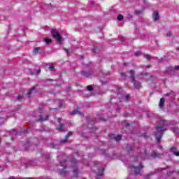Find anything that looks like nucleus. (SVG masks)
<instances>
[{
	"mask_svg": "<svg viewBox=\"0 0 179 179\" xmlns=\"http://www.w3.org/2000/svg\"><path fill=\"white\" fill-rule=\"evenodd\" d=\"M72 135V132H69L65 137L64 140H62V143H66V142L68 141V138Z\"/></svg>",
	"mask_w": 179,
	"mask_h": 179,
	"instance_id": "obj_18",
	"label": "nucleus"
},
{
	"mask_svg": "<svg viewBox=\"0 0 179 179\" xmlns=\"http://www.w3.org/2000/svg\"><path fill=\"white\" fill-rule=\"evenodd\" d=\"M81 75H83V76H85V78H90V76H92V73L90 72L85 71H82Z\"/></svg>",
	"mask_w": 179,
	"mask_h": 179,
	"instance_id": "obj_16",
	"label": "nucleus"
},
{
	"mask_svg": "<svg viewBox=\"0 0 179 179\" xmlns=\"http://www.w3.org/2000/svg\"><path fill=\"white\" fill-rule=\"evenodd\" d=\"M48 120V115H46L45 117H43L42 115L39 116V118L38 119V121L42 122V121H47Z\"/></svg>",
	"mask_w": 179,
	"mask_h": 179,
	"instance_id": "obj_20",
	"label": "nucleus"
},
{
	"mask_svg": "<svg viewBox=\"0 0 179 179\" xmlns=\"http://www.w3.org/2000/svg\"><path fill=\"white\" fill-rule=\"evenodd\" d=\"M136 55H138V54H139V52H136Z\"/></svg>",
	"mask_w": 179,
	"mask_h": 179,
	"instance_id": "obj_45",
	"label": "nucleus"
},
{
	"mask_svg": "<svg viewBox=\"0 0 179 179\" xmlns=\"http://www.w3.org/2000/svg\"><path fill=\"white\" fill-rule=\"evenodd\" d=\"M149 176H152V174H148V175H147L146 176H145V179H149Z\"/></svg>",
	"mask_w": 179,
	"mask_h": 179,
	"instance_id": "obj_36",
	"label": "nucleus"
},
{
	"mask_svg": "<svg viewBox=\"0 0 179 179\" xmlns=\"http://www.w3.org/2000/svg\"><path fill=\"white\" fill-rule=\"evenodd\" d=\"M123 19L124 16H122V15L117 16V20H119L120 22H121Z\"/></svg>",
	"mask_w": 179,
	"mask_h": 179,
	"instance_id": "obj_26",
	"label": "nucleus"
},
{
	"mask_svg": "<svg viewBox=\"0 0 179 179\" xmlns=\"http://www.w3.org/2000/svg\"><path fill=\"white\" fill-rule=\"evenodd\" d=\"M64 51L66 52V54L68 55H69V50H68V49H64Z\"/></svg>",
	"mask_w": 179,
	"mask_h": 179,
	"instance_id": "obj_35",
	"label": "nucleus"
},
{
	"mask_svg": "<svg viewBox=\"0 0 179 179\" xmlns=\"http://www.w3.org/2000/svg\"><path fill=\"white\" fill-rule=\"evenodd\" d=\"M163 61V58H161L159 61V62H162Z\"/></svg>",
	"mask_w": 179,
	"mask_h": 179,
	"instance_id": "obj_39",
	"label": "nucleus"
},
{
	"mask_svg": "<svg viewBox=\"0 0 179 179\" xmlns=\"http://www.w3.org/2000/svg\"><path fill=\"white\" fill-rule=\"evenodd\" d=\"M172 131H173V132H178V128H177V127H173V128H172Z\"/></svg>",
	"mask_w": 179,
	"mask_h": 179,
	"instance_id": "obj_30",
	"label": "nucleus"
},
{
	"mask_svg": "<svg viewBox=\"0 0 179 179\" xmlns=\"http://www.w3.org/2000/svg\"><path fill=\"white\" fill-rule=\"evenodd\" d=\"M143 169V166L141 162H134L133 164L129 166V171H131V174L134 176H138L140 174L141 170Z\"/></svg>",
	"mask_w": 179,
	"mask_h": 179,
	"instance_id": "obj_2",
	"label": "nucleus"
},
{
	"mask_svg": "<svg viewBox=\"0 0 179 179\" xmlns=\"http://www.w3.org/2000/svg\"><path fill=\"white\" fill-rule=\"evenodd\" d=\"M143 57L145 58V59H148V61H150V59H157V57H152V56L150 55H143Z\"/></svg>",
	"mask_w": 179,
	"mask_h": 179,
	"instance_id": "obj_14",
	"label": "nucleus"
},
{
	"mask_svg": "<svg viewBox=\"0 0 179 179\" xmlns=\"http://www.w3.org/2000/svg\"><path fill=\"white\" fill-rule=\"evenodd\" d=\"M171 94V93H167L166 94V96H170Z\"/></svg>",
	"mask_w": 179,
	"mask_h": 179,
	"instance_id": "obj_38",
	"label": "nucleus"
},
{
	"mask_svg": "<svg viewBox=\"0 0 179 179\" xmlns=\"http://www.w3.org/2000/svg\"><path fill=\"white\" fill-rule=\"evenodd\" d=\"M23 99V96L22 95H18L17 97V100H18L19 101H20V100H22Z\"/></svg>",
	"mask_w": 179,
	"mask_h": 179,
	"instance_id": "obj_28",
	"label": "nucleus"
},
{
	"mask_svg": "<svg viewBox=\"0 0 179 179\" xmlns=\"http://www.w3.org/2000/svg\"><path fill=\"white\" fill-rule=\"evenodd\" d=\"M41 48V47L35 48L34 50V53L37 54V52H38V51H40Z\"/></svg>",
	"mask_w": 179,
	"mask_h": 179,
	"instance_id": "obj_24",
	"label": "nucleus"
},
{
	"mask_svg": "<svg viewBox=\"0 0 179 179\" xmlns=\"http://www.w3.org/2000/svg\"><path fill=\"white\" fill-rule=\"evenodd\" d=\"M87 90H88L89 92H92L93 87H92V86L89 85V86L87 87Z\"/></svg>",
	"mask_w": 179,
	"mask_h": 179,
	"instance_id": "obj_29",
	"label": "nucleus"
},
{
	"mask_svg": "<svg viewBox=\"0 0 179 179\" xmlns=\"http://www.w3.org/2000/svg\"><path fill=\"white\" fill-rule=\"evenodd\" d=\"M145 68H150V65H147Z\"/></svg>",
	"mask_w": 179,
	"mask_h": 179,
	"instance_id": "obj_41",
	"label": "nucleus"
},
{
	"mask_svg": "<svg viewBox=\"0 0 179 179\" xmlns=\"http://www.w3.org/2000/svg\"><path fill=\"white\" fill-rule=\"evenodd\" d=\"M121 76H122V78H127V75H125L124 73H120Z\"/></svg>",
	"mask_w": 179,
	"mask_h": 179,
	"instance_id": "obj_33",
	"label": "nucleus"
},
{
	"mask_svg": "<svg viewBox=\"0 0 179 179\" xmlns=\"http://www.w3.org/2000/svg\"><path fill=\"white\" fill-rule=\"evenodd\" d=\"M126 101H128L129 100V94H127L125 96Z\"/></svg>",
	"mask_w": 179,
	"mask_h": 179,
	"instance_id": "obj_31",
	"label": "nucleus"
},
{
	"mask_svg": "<svg viewBox=\"0 0 179 179\" xmlns=\"http://www.w3.org/2000/svg\"><path fill=\"white\" fill-rule=\"evenodd\" d=\"M48 69L50 71V72H55V67H54L52 65H50Z\"/></svg>",
	"mask_w": 179,
	"mask_h": 179,
	"instance_id": "obj_23",
	"label": "nucleus"
},
{
	"mask_svg": "<svg viewBox=\"0 0 179 179\" xmlns=\"http://www.w3.org/2000/svg\"><path fill=\"white\" fill-rule=\"evenodd\" d=\"M41 73V70L38 69L36 71V75H40V73Z\"/></svg>",
	"mask_w": 179,
	"mask_h": 179,
	"instance_id": "obj_32",
	"label": "nucleus"
},
{
	"mask_svg": "<svg viewBox=\"0 0 179 179\" xmlns=\"http://www.w3.org/2000/svg\"><path fill=\"white\" fill-rule=\"evenodd\" d=\"M162 156H163V154H157L155 151L151 152V157H153L154 159L160 158Z\"/></svg>",
	"mask_w": 179,
	"mask_h": 179,
	"instance_id": "obj_9",
	"label": "nucleus"
},
{
	"mask_svg": "<svg viewBox=\"0 0 179 179\" xmlns=\"http://www.w3.org/2000/svg\"><path fill=\"white\" fill-rule=\"evenodd\" d=\"M171 152L174 155V156H179V152L177 150V148L176 147H172L171 148Z\"/></svg>",
	"mask_w": 179,
	"mask_h": 179,
	"instance_id": "obj_12",
	"label": "nucleus"
},
{
	"mask_svg": "<svg viewBox=\"0 0 179 179\" xmlns=\"http://www.w3.org/2000/svg\"><path fill=\"white\" fill-rule=\"evenodd\" d=\"M129 73L130 75V79H131L132 81L135 80V71L134 70H130Z\"/></svg>",
	"mask_w": 179,
	"mask_h": 179,
	"instance_id": "obj_15",
	"label": "nucleus"
},
{
	"mask_svg": "<svg viewBox=\"0 0 179 179\" xmlns=\"http://www.w3.org/2000/svg\"><path fill=\"white\" fill-rule=\"evenodd\" d=\"M85 179V178H84Z\"/></svg>",
	"mask_w": 179,
	"mask_h": 179,
	"instance_id": "obj_48",
	"label": "nucleus"
},
{
	"mask_svg": "<svg viewBox=\"0 0 179 179\" xmlns=\"http://www.w3.org/2000/svg\"><path fill=\"white\" fill-rule=\"evenodd\" d=\"M148 156V154L146 152V149L143 148L140 150V154L137 157L138 160H143Z\"/></svg>",
	"mask_w": 179,
	"mask_h": 179,
	"instance_id": "obj_6",
	"label": "nucleus"
},
{
	"mask_svg": "<svg viewBox=\"0 0 179 179\" xmlns=\"http://www.w3.org/2000/svg\"><path fill=\"white\" fill-rule=\"evenodd\" d=\"M146 76H148V78H152V76L150 74H147Z\"/></svg>",
	"mask_w": 179,
	"mask_h": 179,
	"instance_id": "obj_37",
	"label": "nucleus"
},
{
	"mask_svg": "<svg viewBox=\"0 0 179 179\" xmlns=\"http://www.w3.org/2000/svg\"><path fill=\"white\" fill-rule=\"evenodd\" d=\"M171 31H169L167 32V36L171 37Z\"/></svg>",
	"mask_w": 179,
	"mask_h": 179,
	"instance_id": "obj_34",
	"label": "nucleus"
},
{
	"mask_svg": "<svg viewBox=\"0 0 179 179\" xmlns=\"http://www.w3.org/2000/svg\"><path fill=\"white\" fill-rule=\"evenodd\" d=\"M124 39H121V41H124Z\"/></svg>",
	"mask_w": 179,
	"mask_h": 179,
	"instance_id": "obj_44",
	"label": "nucleus"
},
{
	"mask_svg": "<svg viewBox=\"0 0 179 179\" xmlns=\"http://www.w3.org/2000/svg\"><path fill=\"white\" fill-rule=\"evenodd\" d=\"M164 98H161L159 103V108H163V107L164 106Z\"/></svg>",
	"mask_w": 179,
	"mask_h": 179,
	"instance_id": "obj_17",
	"label": "nucleus"
},
{
	"mask_svg": "<svg viewBox=\"0 0 179 179\" xmlns=\"http://www.w3.org/2000/svg\"><path fill=\"white\" fill-rule=\"evenodd\" d=\"M71 163L72 164V167L73 169V177H78V175L79 174L78 173V167L76 166V159H71Z\"/></svg>",
	"mask_w": 179,
	"mask_h": 179,
	"instance_id": "obj_5",
	"label": "nucleus"
},
{
	"mask_svg": "<svg viewBox=\"0 0 179 179\" xmlns=\"http://www.w3.org/2000/svg\"><path fill=\"white\" fill-rule=\"evenodd\" d=\"M154 22L159 20V12L155 11L152 15Z\"/></svg>",
	"mask_w": 179,
	"mask_h": 179,
	"instance_id": "obj_13",
	"label": "nucleus"
},
{
	"mask_svg": "<svg viewBox=\"0 0 179 179\" xmlns=\"http://www.w3.org/2000/svg\"><path fill=\"white\" fill-rule=\"evenodd\" d=\"M37 87L36 86H34L29 92L27 94V96L29 99H30V97H33V96H34V94H36L37 93Z\"/></svg>",
	"mask_w": 179,
	"mask_h": 179,
	"instance_id": "obj_7",
	"label": "nucleus"
},
{
	"mask_svg": "<svg viewBox=\"0 0 179 179\" xmlns=\"http://www.w3.org/2000/svg\"><path fill=\"white\" fill-rule=\"evenodd\" d=\"M110 139H115V141H116V142H120V141H121V135H117L115 136V134H110Z\"/></svg>",
	"mask_w": 179,
	"mask_h": 179,
	"instance_id": "obj_8",
	"label": "nucleus"
},
{
	"mask_svg": "<svg viewBox=\"0 0 179 179\" xmlns=\"http://www.w3.org/2000/svg\"><path fill=\"white\" fill-rule=\"evenodd\" d=\"M158 148H159V149H162V148H163V147H162V145H159V146L158 147Z\"/></svg>",
	"mask_w": 179,
	"mask_h": 179,
	"instance_id": "obj_40",
	"label": "nucleus"
},
{
	"mask_svg": "<svg viewBox=\"0 0 179 179\" xmlns=\"http://www.w3.org/2000/svg\"><path fill=\"white\" fill-rule=\"evenodd\" d=\"M103 172H104V168H103V169H101V172H99V173H97V176H96V179H99V177H103V176H104Z\"/></svg>",
	"mask_w": 179,
	"mask_h": 179,
	"instance_id": "obj_21",
	"label": "nucleus"
},
{
	"mask_svg": "<svg viewBox=\"0 0 179 179\" xmlns=\"http://www.w3.org/2000/svg\"><path fill=\"white\" fill-rule=\"evenodd\" d=\"M47 80H50V82H52L53 81L52 79H48Z\"/></svg>",
	"mask_w": 179,
	"mask_h": 179,
	"instance_id": "obj_42",
	"label": "nucleus"
},
{
	"mask_svg": "<svg viewBox=\"0 0 179 179\" xmlns=\"http://www.w3.org/2000/svg\"><path fill=\"white\" fill-rule=\"evenodd\" d=\"M66 163V160H63L60 162V166L63 167L62 170L59 171V174L62 177H65L66 176V171H65V169H66V166H65V164Z\"/></svg>",
	"mask_w": 179,
	"mask_h": 179,
	"instance_id": "obj_4",
	"label": "nucleus"
},
{
	"mask_svg": "<svg viewBox=\"0 0 179 179\" xmlns=\"http://www.w3.org/2000/svg\"><path fill=\"white\" fill-rule=\"evenodd\" d=\"M167 125H169L167 120H164L163 117H159V125L156 127L155 133V138L157 143L160 142L162 140L164 131H167V129L166 128Z\"/></svg>",
	"mask_w": 179,
	"mask_h": 179,
	"instance_id": "obj_1",
	"label": "nucleus"
},
{
	"mask_svg": "<svg viewBox=\"0 0 179 179\" xmlns=\"http://www.w3.org/2000/svg\"><path fill=\"white\" fill-rule=\"evenodd\" d=\"M46 159H50V157H46Z\"/></svg>",
	"mask_w": 179,
	"mask_h": 179,
	"instance_id": "obj_46",
	"label": "nucleus"
},
{
	"mask_svg": "<svg viewBox=\"0 0 179 179\" xmlns=\"http://www.w3.org/2000/svg\"><path fill=\"white\" fill-rule=\"evenodd\" d=\"M92 52H94V54H97L99 52V49L94 47V48L92 49Z\"/></svg>",
	"mask_w": 179,
	"mask_h": 179,
	"instance_id": "obj_27",
	"label": "nucleus"
},
{
	"mask_svg": "<svg viewBox=\"0 0 179 179\" xmlns=\"http://www.w3.org/2000/svg\"><path fill=\"white\" fill-rule=\"evenodd\" d=\"M76 114H78V115H80V117H83V113L79 111V109L74 110L71 113H70L71 115H75Z\"/></svg>",
	"mask_w": 179,
	"mask_h": 179,
	"instance_id": "obj_11",
	"label": "nucleus"
},
{
	"mask_svg": "<svg viewBox=\"0 0 179 179\" xmlns=\"http://www.w3.org/2000/svg\"><path fill=\"white\" fill-rule=\"evenodd\" d=\"M39 113H41V109L39 108Z\"/></svg>",
	"mask_w": 179,
	"mask_h": 179,
	"instance_id": "obj_43",
	"label": "nucleus"
},
{
	"mask_svg": "<svg viewBox=\"0 0 179 179\" xmlns=\"http://www.w3.org/2000/svg\"><path fill=\"white\" fill-rule=\"evenodd\" d=\"M51 34L54 38L57 40L59 44H62V37L59 34V32L57 29H52Z\"/></svg>",
	"mask_w": 179,
	"mask_h": 179,
	"instance_id": "obj_3",
	"label": "nucleus"
},
{
	"mask_svg": "<svg viewBox=\"0 0 179 179\" xmlns=\"http://www.w3.org/2000/svg\"><path fill=\"white\" fill-rule=\"evenodd\" d=\"M132 83L135 89H141V87H142L141 83L136 81V80H133Z\"/></svg>",
	"mask_w": 179,
	"mask_h": 179,
	"instance_id": "obj_10",
	"label": "nucleus"
},
{
	"mask_svg": "<svg viewBox=\"0 0 179 179\" xmlns=\"http://www.w3.org/2000/svg\"><path fill=\"white\" fill-rule=\"evenodd\" d=\"M43 41H45V43H46V44H50V43H52V41L48 38H44Z\"/></svg>",
	"mask_w": 179,
	"mask_h": 179,
	"instance_id": "obj_22",
	"label": "nucleus"
},
{
	"mask_svg": "<svg viewBox=\"0 0 179 179\" xmlns=\"http://www.w3.org/2000/svg\"><path fill=\"white\" fill-rule=\"evenodd\" d=\"M59 130L60 131V132H64V124H60Z\"/></svg>",
	"mask_w": 179,
	"mask_h": 179,
	"instance_id": "obj_25",
	"label": "nucleus"
},
{
	"mask_svg": "<svg viewBox=\"0 0 179 179\" xmlns=\"http://www.w3.org/2000/svg\"><path fill=\"white\" fill-rule=\"evenodd\" d=\"M123 65H125V63H124Z\"/></svg>",
	"mask_w": 179,
	"mask_h": 179,
	"instance_id": "obj_47",
	"label": "nucleus"
},
{
	"mask_svg": "<svg viewBox=\"0 0 179 179\" xmlns=\"http://www.w3.org/2000/svg\"><path fill=\"white\" fill-rule=\"evenodd\" d=\"M179 66H176L174 68L173 67H169L167 69L168 72L172 71H178Z\"/></svg>",
	"mask_w": 179,
	"mask_h": 179,
	"instance_id": "obj_19",
	"label": "nucleus"
}]
</instances>
